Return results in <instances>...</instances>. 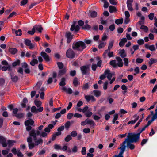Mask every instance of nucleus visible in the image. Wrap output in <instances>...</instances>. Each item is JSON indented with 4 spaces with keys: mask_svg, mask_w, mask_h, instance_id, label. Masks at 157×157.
I'll list each match as a JSON object with an SVG mask.
<instances>
[{
    "mask_svg": "<svg viewBox=\"0 0 157 157\" xmlns=\"http://www.w3.org/2000/svg\"><path fill=\"white\" fill-rule=\"evenodd\" d=\"M40 55L42 56L44 59L47 62H49L50 59L49 56L47 55L45 52L42 51L41 52Z\"/></svg>",
    "mask_w": 157,
    "mask_h": 157,
    "instance_id": "obj_10",
    "label": "nucleus"
},
{
    "mask_svg": "<svg viewBox=\"0 0 157 157\" xmlns=\"http://www.w3.org/2000/svg\"><path fill=\"white\" fill-rule=\"evenodd\" d=\"M126 143H127V144L128 143V140L127 138L125 139V141L122 143V144L121 145V147L124 148V150H125L126 147H127V146H126L125 145Z\"/></svg>",
    "mask_w": 157,
    "mask_h": 157,
    "instance_id": "obj_41",
    "label": "nucleus"
},
{
    "mask_svg": "<svg viewBox=\"0 0 157 157\" xmlns=\"http://www.w3.org/2000/svg\"><path fill=\"white\" fill-rule=\"evenodd\" d=\"M104 74H106V75H108L107 76V77L109 80H111L112 75V74L110 73V70L109 69L105 70L104 73Z\"/></svg>",
    "mask_w": 157,
    "mask_h": 157,
    "instance_id": "obj_15",
    "label": "nucleus"
},
{
    "mask_svg": "<svg viewBox=\"0 0 157 157\" xmlns=\"http://www.w3.org/2000/svg\"><path fill=\"white\" fill-rule=\"evenodd\" d=\"M31 43V41L29 39H25L24 43L26 46H29Z\"/></svg>",
    "mask_w": 157,
    "mask_h": 157,
    "instance_id": "obj_37",
    "label": "nucleus"
},
{
    "mask_svg": "<svg viewBox=\"0 0 157 157\" xmlns=\"http://www.w3.org/2000/svg\"><path fill=\"white\" fill-rule=\"evenodd\" d=\"M9 52L11 54L14 55L17 52V50L15 48H10L9 49Z\"/></svg>",
    "mask_w": 157,
    "mask_h": 157,
    "instance_id": "obj_23",
    "label": "nucleus"
},
{
    "mask_svg": "<svg viewBox=\"0 0 157 157\" xmlns=\"http://www.w3.org/2000/svg\"><path fill=\"white\" fill-rule=\"evenodd\" d=\"M140 29H141L143 30L146 33L147 32L148 30L147 27L144 25H141Z\"/></svg>",
    "mask_w": 157,
    "mask_h": 157,
    "instance_id": "obj_35",
    "label": "nucleus"
},
{
    "mask_svg": "<svg viewBox=\"0 0 157 157\" xmlns=\"http://www.w3.org/2000/svg\"><path fill=\"white\" fill-rule=\"evenodd\" d=\"M106 44V43L101 42L99 44L98 48L99 49H100L102 47H104L105 46Z\"/></svg>",
    "mask_w": 157,
    "mask_h": 157,
    "instance_id": "obj_46",
    "label": "nucleus"
},
{
    "mask_svg": "<svg viewBox=\"0 0 157 157\" xmlns=\"http://www.w3.org/2000/svg\"><path fill=\"white\" fill-rule=\"evenodd\" d=\"M149 49L150 51H154L156 50V48L155 47V45L154 44H152L150 45L149 47Z\"/></svg>",
    "mask_w": 157,
    "mask_h": 157,
    "instance_id": "obj_50",
    "label": "nucleus"
},
{
    "mask_svg": "<svg viewBox=\"0 0 157 157\" xmlns=\"http://www.w3.org/2000/svg\"><path fill=\"white\" fill-rule=\"evenodd\" d=\"M109 10L110 13L116 12L117 10L116 8L113 6H109Z\"/></svg>",
    "mask_w": 157,
    "mask_h": 157,
    "instance_id": "obj_21",
    "label": "nucleus"
},
{
    "mask_svg": "<svg viewBox=\"0 0 157 157\" xmlns=\"http://www.w3.org/2000/svg\"><path fill=\"white\" fill-rule=\"evenodd\" d=\"M78 24L79 26H83L84 24V22L82 20H80L78 21Z\"/></svg>",
    "mask_w": 157,
    "mask_h": 157,
    "instance_id": "obj_63",
    "label": "nucleus"
},
{
    "mask_svg": "<svg viewBox=\"0 0 157 157\" xmlns=\"http://www.w3.org/2000/svg\"><path fill=\"white\" fill-rule=\"evenodd\" d=\"M147 139H143L141 143V145L142 146H143L147 142Z\"/></svg>",
    "mask_w": 157,
    "mask_h": 157,
    "instance_id": "obj_54",
    "label": "nucleus"
},
{
    "mask_svg": "<svg viewBox=\"0 0 157 157\" xmlns=\"http://www.w3.org/2000/svg\"><path fill=\"white\" fill-rule=\"evenodd\" d=\"M28 0H22L21 2L20 5L23 6L26 4L28 2Z\"/></svg>",
    "mask_w": 157,
    "mask_h": 157,
    "instance_id": "obj_60",
    "label": "nucleus"
},
{
    "mask_svg": "<svg viewBox=\"0 0 157 157\" xmlns=\"http://www.w3.org/2000/svg\"><path fill=\"white\" fill-rule=\"evenodd\" d=\"M80 70L82 75H89L90 68L88 65L81 66L80 67Z\"/></svg>",
    "mask_w": 157,
    "mask_h": 157,
    "instance_id": "obj_3",
    "label": "nucleus"
},
{
    "mask_svg": "<svg viewBox=\"0 0 157 157\" xmlns=\"http://www.w3.org/2000/svg\"><path fill=\"white\" fill-rule=\"evenodd\" d=\"M89 87V83H87L83 85L82 89L84 90H86L88 89Z\"/></svg>",
    "mask_w": 157,
    "mask_h": 157,
    "instance_id": "obj_53",
    "label": "nucleus"
},
{
    "mask_svg": "<svg viewBox=\"0 0 157 157\" xmlns=\"http://www.w3.org/2000/svg\"><path fill=\"white\" fill-rule=\"evenodd\" d=\"M29 135L30 136L33 137L34 140H36L37 139L36 134V130L33 129H32L29 132Z\"/></svg>",
    "mask_w": 157,
    "mask_h": 157,
    "instance_id": "obj_9",
    "label": "nucleus"
},
{
    "mask_svg": "<svg viewBox=\"0 0 157 157\" xmlns=\"http://www.w3.org/2000/svg\"><path fill=\"white\" fill-rule=\"evenodd\" d=\"M92 112L88 111L84 114V115L86 117L89 118L92 115Z\"/></svg>",
    "mask_w": 157,
    "mask_h": 157,
    "instance_id": "obj_43",
    "label": "nucleus"
},
{
    "mask_svg": "<svg viewBox=\"0 0 157 157\" xmlns=\"http://www.w3.org/2000/svg\"><path fill=\"white\" fill-rule=\"evenodd\" d=\"M128 9L130 11H132L133 10V9L132 7V4L127 5Z\"/></svg>",
    "mask_w": 157,
    "mask_h": 157,
    "instance_id": "obj_55",
    "label": "nucleus"
},
{
    "mask_svg": "<svg viewBox=\"0 0 157 157\" xmlns=\"http://www.w3.org/2000/svg\"><path fill=\"white\" fill-rule=\"evenodd\" d=\"M133 142L128 140V143L127 144V147L131 150H133L135 148V146L132 144Z\"/></svg>",
    "mask_w": 157,
    "mask_h": 157,
    "instance_id": "obj_11",
    "label": "nucleus"
},
{
    "mask_svg": "<svg viewBox=\"0 0 157 157\" xmlns=\"http://www.w3.org/2000/svg\"><path fill=\"white\" fill-rule=\"evenodd\" d=\"M33 28L35 30L38 31L39 33H41L43 30V28L41 25H35L33 27Z\"/></svg>",
    "mask_w": 157,
    "mask_h": 157,
    "instance_id": "obj_14",
    "label": "nucleus"
},
{
    "mask_svg": "<svg viewBox=\"0 0 157 157\" xmlns=\"http://www.w3.org/2000/svg\"><path fill=\"white\" fill-rule=\"evenodd\" d=\"M35 140V144L36 146H38L41 144H42L43 142V140L41 138H39L37 140Z\"/></svg>",
    "mask_w": 157,
    "mask_h": 157,
    "instance_id": "obj_28",
    "label": "nucleus"
},
{
    "mask_svg": "<svg viewBox=\"0 0 157 157\" xmlns=\"http://www.w3.org/2000/svg\"><path fill=\"white\" fill-rule=\"evenodd\" d=\"M72 151L74 153H76L78 151L77 147L76 146H74L72 149Z\"/></svg>",
    "mask_w": 157,
    "mask_h": 157,
    "instance_id": "obj_64",
    "label": "nucleus"
},
{
    "mask_svg": "<svg viewBox=\"0 0 157 157\" xmlns=\"http://www.w3.org/2000/svg\"><path fill=\"white\" fill-rule=\"evenodd\" d=\"M117 31L119 33L121 34L123 32L124 29L122 27H120L118 28Z\"/></svg>",
    "mask_w": 157,
    "mask_h": 157,
    "instance_id": "obj_61",
    "label": "nucleus"
},
{
    "mask_svg": "<svg viewBox=\"0 0 157 157\" xmlns=\"http://www.w3.org/2000/svg\"><path fill=\"white\" fill-rule=\"evenodd\" d=\"M66 80V78L65 77L62 78L60 82L59 83V85L60 86H63L66 85V83L65 82V81Z\"/></svg>",
    "mask_w": 157,
    "mask_h": 157,
    "instance_id": "obj_22",
    "label": "nucleus"
},
{
    "mask_svg": "<svg viewBox=\"0 0 157 157\" xmlns=\"http://www.w3.org/2000/svg\"><path fill=\"white\" fill-rule=\"evenodd\" d=\"M15 116L17 118H21L23 117V114L22 113H19L15 115Z\"/></svg>",
    "mask_w": 157,
    "mask_h": 157,
    "instance_id": "obj_62",
    "label": "nucleus"
},
{
    "mask_svg": "<svg viewBox=\"0 0 157 157\" xmlns=\"http://www.w3.org/2000/svg\"><path fill=\"white\" fill-rule=\"evenodd\" d=\"M34 103L36 105L37 107H40L41 105V102L40 101H38L35 100Z\"/></svg>",
    "mask_w": 157,
    "mask_h": 157,
    "instance_id": "obj_45",
    "label": "nucleus"
},
{
    "mask_svg": "<svg viewBox=\"0 0 157 157\" xmlns=\"http://www.w3.org/2000/svg\"><path fill=\"white\" fill-rule=\"evenodd\" d=\"M119 54H120L122 58H124L126 57L127 55L125 52V51L124 49H122L119 52Z\"/></svg>",
    "mask_w": 157,
    "mask_h": 157,
    "instance_id": "obj_24",
    "label": "nucleus"
},
{
    "mask_svg": "<svg viewBox=\"0 0 157 157\" xmlns=\"http://www.w3.org/2000/svg\"><path fill=\"white\" fill-rule=\"evenodd\" d=\"M72 139V138L70 135H68L64 139L65 142H68Z\"/></svg>",
    "mask_w": 157,
    "mask_h": 157,
    "instance_id": "obj_39",
    "label": "nucleus"
},
{
    "mask_svg": "<svg viewBox=\"0 0 157 157\" xmlns=\"http://www.w3.org/2000/svg\"><path fill=\"white\" fill-rule=\"evenodd\" d=\"M109 64L110 65L113 66L114 68H116L117 67V65L116 64V60H111Z\"/></svg>",
    "mask_w": 157,
    "mask_h": 157,
    "instance_id": "obj_38",
    "label": "nucleus"
},
{
    "mask_svg": "<svg viewBox=\"0 0 157 157\" xmlns=\"http://www.w3.org/2000/svg\"><path fill=\"white\" fill-rule=\"evenodd\" d=\"M70 135L71 137H75L77 136V133L76 131H73L71 132Z\"/></svg>",
    "mask_w": 157,
    "mask_h": 157,
    "instance_id": "obj_47",
    "label": "nucleus"
},
{
    "mask_svg": "<svg viewBox=\"0 0 157 157\" xmlns=\"http://www.w3.org/2000/svg\"><path fill=\"white\" fill-rule=\"evenodd\" d=\"M157 62V59L151 58L148 62V64L149 66L151 67L153 64Z\"/></svg>",
    "mask_w": 157,
    "mask_h": 157,
    "instance_id": "obj_20",
    "label": "nucleus"
},
{
    "mask_svg": "<svg viewBox=\"0 0 157 157\" xmlns=\"http://www.w3.org/2000/svg\"><path fill=\"white\" fill-rule=\"evenodd\" d=\"M86 47L85 43L83 41H75L72 44V48L74 50L82 51Z\"/></svg>",
    "mask_w": 157,
    "mask_h": 157,
    "instance_id": "obj_1",
    "label": "nucleus"
},
{
    "mask_svg": "<svg viewBox=\"0 0 157 157\" xmlns=\"http://www.w3.org/2000/svg\"><path fill=\"white\" fill-rule=\"evenodd\" d=\"M16 142V141L15 140H7L6 144H7L9 147H10L13 146L14 143Z\"/></svg>",
    "mask_w": 157,
    "mask_h": 157,
    "instance_id": "obj_17",
    "label": "nucleus"
},
{
    "mask_svg": "<svg viewBox=\"0 0 157 157\" xmlns=\"http://www.w3.org/2000/svg\"><path fill=\"white\" fill-rule=\"evenodd\" d=\"M38 63V61L36 59H33L30 62V64L33 66Z\"/></svg>",
    "mask_w": 157,
    "mask_h": 157,
    "instance_id": "obj_36",
    "label": "nucleus"
},
{
    "mask_svg": "<svg viewBox=\"0 0 157 157\" xmlns=\"http://www.w3.org/2000/svg\"><path fill=\"white\" fill-rule=\"evenodd\" d=\"M90 16L92 18H94L97 17V13L96 12L94 11H93L90 12Z\"/></svg>",
    "mask_w": 157,
    "mask_h": 157,
    "instance_id": "obj_30",
    "label": "nucleus"
},
{
    "mask_svg": "<svg viewBox=\"0 0 157 157\" xmlns=\"http://www.w3.org/2000/svg\"><path fill=\"white\" fill-rule=\"evenodd\" d=\"M137 43L139 45H141L144 43V41L143 39H140L138 40Z\"/></svg>",
    "mask_w": 157,
    "mask_h": 157,
    "instance_id": "obj_58",
    "label": "nucleus"
},
{
    "mask_svg": "<svg viewBox=\"0 0 157 157\" xmlns=\"http://www.w3.org/2000/svg\"><path fill=\"white\" fill-rule=\"evenodd\" d=\"M81 153L83 155H85L86 154V148L85 147H82L81 151Z\"/></svg>",
    "mask_w": 157,
    "mask_h": 157,
    "instance_id": "obj_57",
    "label": "nucleus"
},
{
    "mask_svg": "<svg viewBox=\"0 0 157 157\" xmlns=\"http://www.w3.org/2000/svg\"><path fill=\"white\" fill-rule=\"evenodd\" d=\"M17 33L15 32V33L16 34V36H21L22 35V31L21 29H19L17 31Z\"/></svg>",
    "mask_w": 157,
    "mask_h": 157,
    "instance_id": "obj_49",
    "label": "nucleus"
},
{
    "mask_svg": "<svg viewBox=\"0 0 157 157\" xmlns=\"http://www.w3.org/2000/svg\"><path fill=\"white\" fill-rule=\"evenodd\" d=\"M43 110V107H40L38 109H37L36 107L34 106H32L31 109V111L33 113H37L38 112H41Z\"/></svg>",
    "mask_w": 157,
    "mask_h": 157,
    "instance_id": "obj_7",
    "label": "nucleus"
},
{
    "mask_svg": "<svg viewBox=\"0 0 157 157\" xmlns=\"http://www.w3.org/2000/svg\"><path fill=\"white\" fill-rule=\"evenodd\" d=\"M0 144H2L4 147H6L7 146V144L6 143V138L2 136H0Z\"/></svg>",
    "mask_w": 157,
    "mask_h": 157,
    "instance_id": "obj_8",
    "label": "nucleus"
},
{
    "mask_svg": "<svg viewBox=\"0 0 157 157\" xmlns=\"http://www.w3.org/2000/svg\"><path fill=\"white\" fill-rule=\"evenodd\" d=\"M57 65L59 68L60 69H61L63 68L64 65L63 63L61 62H58L57 63Z\"/></svg>",
    "mask_w": 157,
    "mask_h": 157,
    "instance_id": "obj_42",
    "label": "nucleus"
},
{
    "mask_svg": "<svg viewBox=\"0 0 157 157\" xmlns=\"http://www.w3.org/2000/svg\"><path fill=\"white\" fill-rule=\"evenodd\" d=\"M34 124V121L32 119H29L25 121V126L33 125Z\"/></svg>",
    "mask_w": 157,
    "mask_h": 157,
    "instance_id": "obj_13",
    "label": "nucleus"
},
{
    "mask_svg": "<svg viewBox=\"0 0 157 157\" xmlns=\"http://www.w3.org/2000/svg\"><path fill=\"white\" fill-rule=\"evenodd\" d=\"M73 35L70 32H66L65 35V37L67 39V43H70L73 39Z\"/></svg>",
    "mask_w": 157,
    "mask_h": 157,
    "instance_id": "obj_6",
    "label": "nucleus"
},
{
    "mask_svg": "<svg viewBox=\"0 0 157 157\" xmlns=\"http://www.w3.org/2000/svg\"><path fill=\"white\" fill-rule=\"evenodd\" d=\"M76 74V71L75 70H71L70 72V75L71 76H74Z\"/></svg>",
    "mask_w": 157,
    "mask_h": 157,
    "instance_id": "obj_48",
    "label": "nucleus"
},
{
    "mask_svg": "<svg viewBox=\"0 0 157 157\" xmlns=\"http://www.w3.org/2000/svg\"><path fill=\"white\" fill-rule=\"evenodd\" d=\"M93 92L94 95L96 97L100 96L101 94V92L98 90H94Z\"/></svg>",
    "mask_w": 157,
    "mask_h": 157,
    "instance_id": "obj_27",
    "label": "nucleus"
},
{
    "mask_svg": "<svg viewBox=\"0 0 157 157\" xmlns=\"http://www.w3.org/2000/svg\"><path fill=\"white\" fill-rule=\"evenodd\" d=\"M154 14L153 13H151L149 14L148 15V17L150 20H152L154 17Z\"/></svg>",
    "mask_w": 157,
    "mask_h": 157,
    "instance_id": "obj_52",
    "label": "nucleus"
},
{
    "mask_svg": "<svg viewBox=\"0 0 157 157\" xmlns=\"http://www.w3.org/2000/svg\"><path fill=\"white\" fill-rule=\"evenodd\" d=\"M91 28V26L88 24H85L82 27V29L85 30H89Z\"/></svg>",
    "mask_w": 157,
    "mask_h": 157,
    "instance_id": "obj_29",
    "label": "nucleus"
},
{
    "mask_svg": "<svg viewBox=\"0 0 157 157\" xmlns=\"http://www.w3.org/2000/svg\"><path fill=\"white\" fill-rule=\"evenodd\" d=\"M35 32V29H34L33 28L32 29V30L28 31L27 32V33L29 34L32 35H33L34 34Z\"/></svg>",
    "mask_w": 157,
    "mask_h": 157,
    "instance_id": "obj_59",
    "label": "nucleus"
},
{
    "mask_svg": "<svg viewBox=\"0 0 157 157\" xmlns=\"http://www.w3.org/2000/svg\"><path fill=\"white\" fill-rule=\"evenodd\" d=\"M109 29L110 31H113L115 29V25L114 24L111 25L109 26Z\"/></svg>",
    "mask_w": 157,
    "mask_h": 157,
    "instance_id": "obj_56",
    "label": "nucleus"
},
{
    "mask_svg": "<svg viewBox=\"0 0 157 157\" xmlns=\"http://www.w3.org/2000/svg\"><path fill=\"white\" fill-rule=\"evenodd\" d=\"M62 90L69 94H71L73 93L72 90L70 88H67L65 87H63L62 89Z\"/></svg>",
    "mask_w": 157,
    "mask_h": 157,
    "instance_id": "obj_18",
    "label": "nucleus"
},
{
    "mask_svg": "<svg viewBox=\"0 0 157 157\" xmlns=\"http://www.w3.org/2000/svg\"><path fill=\"white\" fill-rule=\"evenodd\" d=\"M79 83V82L78 80V78L75 77L73 80V84L75 86H77Z\"/></svg>",
    "mask_w": 157,
    "mask_h": 157,
    "instance_id": "obj_33",
    "label": "nucleus"
},
{
    "mask_svg": "<svg viewBox=\"0 0 157 157\" xmlns=\"http://www.w3.org/2000/svg\"><path fill=\"white\" fill-rule=\"evenodd\" d=\"M10 74L12 81L13 82H17L19 79L18 77L16 75L14 76L13 72L10 73Z\"/></svg>",
    "mask_w": 157,
    "mask_h": 157,
    "instance_id": "obj_12",
    "label": "nucleus"
},
{
    "mask_svg": "<svg viewBox=\"0 0 157 157\" xmlns=\"http://www.w3.org/2000/svg\"><path fill=\"white\" fill-rule=\"evenodd\" d=\"M118 149H120V151L118 155L121 156H123V155L125 151V150H124V148L120 147L118 148Z\"/></svg>",
    "mask_w": 157,
    "mask_h": 157,
    "instance_id": "obj_31",
    "label": "nucleus"
},
{
    "mask_svg": "<svg viewBox=\"0 0 157 157\" xmlns=\"http://www.w3.org/2000/svg\"><path fill=\"white\" fill-rule=\"evenodd\" d=\"M21 63L20 60L19 59H17L16 61L12 63L13 66L14 67L16 66H19L20 65Z\"/></svg>",
    "mask_w": 157,
    "mask_h": 157,
    "instance_id": "obj_34",
    "label": "nucleus"
},
{
    "mask_svg": "<svg viewBox=\"0 0 157 157\" xmlns=\"http://www.w3.org/2000/svg\"><path fill=\"white\" fill-rule=\"evenodd\" d=\"M127 41V39L126 38H123L121 39V40L119 43V45L120 47H122L125 44V43Z\"/></svg>",
    "mask_w": 157,
    "mask_h": 157,
    "instance_id": "obj_19",
    "label": "nucleus"
},
{
    "mask_svg": "<svg viewBox=\"0 0 157 157\" xmlns=\"http://www.w3.org/2000/svg\"><path fill=\"white\" fill-rule=\"evenodd\" d=\"M35 146V144L33 142L29 143L28 144L29 148L30 149H32Z\"/></svg>",
    "mask_w": 157,
    "mask_h": 157,
    "instance_id": "obj_44",
    "label": "nucleus"
},
{
    "mask_svg": "<svg viewBox=\"0 0 157 157\" xmlns=\"http://www.w3.org/2000/svg\"><path fill=\"white\" fill-rule=\"evenodd\" d=\"M66 56L68 58L73 59L75 56V53L71 48L68 49L66 53Z\"/></svg>",
    "mask_w": 157,
    "mask_h": 157,
    "instance_id": "obj_5",
    "label": "nucleus"
},
{
    "mask_svg": "<svg viewBox=\"0 0 157 157\" xmlns=\"http://www.w3.org/2000/svg\"><path fill=\"white\" fill-rule=\"evenodd\" d=\"M140 136V134L139 133L136 134L130 132L128 133L126 138L128 140L131 142L136 143L139 141Z\"/></svg>",
    "mask_w": 157,
    "mask_h": 157,
    "instance_id": "obj_2",
    "label": "nucleus"
},
{
    "mask_svg": "<svg viewBox=\"0 0 157 157\" xmlns=\"http://www.w3.org/2000/svg\"><path fill=\"white\" fill-rule=\"evenodd\" d=\"M108 83L107 81H105L103 85V88L104 90H106L107 89Z\"/></svg>",
    "mask_w": 157,
    "mask_h": 157,
    "instance_id": "obj_51",
    "label": "nucleus"
},
{
    "mask_svg": "<svg viewBox=\"0 0 157 157\" xmlns=\"http://www.w3.org/2000/svg\"><path fill=\"white\" fill-rule=\"evenodd\" d=\"M42 84V82L41 81H38L36 84L35 86L33 88V89L36 90H39Z\"/></svg>",
    "mask_w": 157,
    "mask_h": 157,
    "instance_id": "obj_25",
    "label": "nucleus"
},
{
    "mask_svg": "<svg viewBox=\"0 0 157 157\" xmlns=\"http://www.w3.org/2000/svg\"><path fill=\"white\" fill-rule=\"evenodd\" d=\"M86 121L87 122V124H89L90 125H92L94 126L95 125L94 121L92 120H91L87 118L86 119Z\"/></svg>",
    "mask_w": 157,
    "mask_h": 157,
    "instance_id": "obj_26",
    "label": "nucleus"
},
{
    "mask_svg": "<svg viewBox=\"0 0 157 157\" xmlns=\"http://www.w3.org/2000/svg\"><path fill=\"white\" fill-rule=\"evenodd\" d=\"M67 70L65 68L61 69L59 70L58 76H61L64 75L66 72Z\"/></svg>",
    "mask_w": 157,
    "mask_h": 157,
    "instance_id": "obj_16",
    "label": "nucleus"
},
{
    "mask_svg": "<svg viewBox=\"0 0 157 157\" xmlns=\"http://www.w3.org/2000/svg\"><path fill=\"white\" fill-rule=\"evenodd\" d=\"M70 126V122L68 121L65 124L64 128H65L67 130H68Z\"/></svg>",
    "mask_w": 157,
    "mask_h": 157,
    "instance_id": "obj_40",
    "label": "nucleus"
},
{
    "mask_svg": "<svg viewBox=\"0 0 157 157\" xmlns=\"http://www.w3.org/2000/svg\"><path fill=\"white\" fill-rule=\"evenodd\" d=\"M77 23V21H73L72 25H71L70 28L71 31H74L75 32H76L79 31L80 28L78 25H76Z\"/></svg>",
    "mask_w": 157,
    "mask_h": 157,
    "instance_id": "obj_4",
    "label": "nucleus"
},
{
    "mask_svg": "<svg viewBox=\"0 0 157 157\" xmlns=\"http://www.w3.org/2000/svg\"><path fill=\"white\" fill-rule=\"evenodd\" d=\"M123 22V18L117 19L115 21V23L118 25L121 24Z\"/></svg>",
    "mask_w": 157,
    "mask_h": 157,
    "instance_id": "obj_32",
    "label": "nucleus"
}]
</instances>
